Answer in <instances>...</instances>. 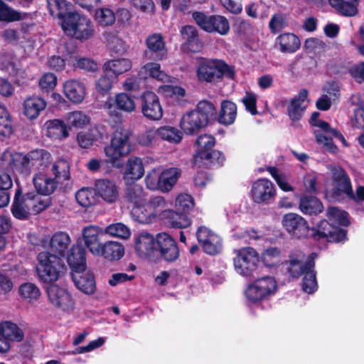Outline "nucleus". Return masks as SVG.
<instances>
[{
  "instance_id": "obj_45",
  "label": "nucleus",
  "mask_w": 364,
  "mask_h": 364,
  "mask_svg": "<svg viewBox=\"0 0 364 364\" xmlns=\"http://www.w3.org/2000/svg\"><path fill=\"white\" fill-rule=\"evenodd\" d=\"M50 172L58 184L63 183L70 178V164L67 160L60 159L52 164Z\"/></svg>"
},
{
  "instance_id": "obj_49",
  "label": "nucleus",
  "mask_w": 364,
  "mask_h": 364,
  "mask_svg": "<svg viewBox=\"0 0 364 364\" xmlns=\"http://www.w3.org/2000/svg\"><path fill=\"white\" fill-rule=\"evenodd\" d=\"M328 4L341 16L351 17L358 14V6L352 2L345 0H328Z\"/></svg>"
},
{
  "instance_id": "obj_7",
  "label": "nucleus",
  "mask_w": 364,
  "mask_h": 364,
  "mask_svg": "<svg viewBox=\"0 0 364 364\" xmlns=\"http://www.w3.org/2000/svg\"><path fill=\"white\" fill-rule=\"evenodd\" d=\"M235 252L233 264L237 273L247 278L252 277L257 272L260 262V257L257 251L252 247H244Z\"/></svg>"
},
{
  "instance_id": "obj_22",
  "label": "nucleus",
  "mask_w": 364,
  "mask_h": 364,
  "mask_svg": "<svg viewBox=\"0 0 364 364\" xmlns=\"http://www.w3.org/2000/svg\"><path fill=\"white\" fill-rule=\"evenodd\" d=\"M75 287L86 294H92L96 291V282L94 274L90 270L76 269L71 273Z\"/></svg>"
},
{
  "instance_id": "obj_17",
  "label": "nucleus",
  "mask_w": 364,
  "mask_h": 364,
  "mask_svg": "<svg viewBox=\"0 0 364 364\" xmlns=\"http://www.w3.org/2000/svg\"><path fill=\"white\" fill-rule=\"evenodd\" d=\"M196 237L203 251L209 255H216L223 250L220 237L205 226H200L196 231Z\"/></svg>"
},
{
  "instance_id": "obj_16",
  "label": "nucleus",
  "mask_w": 364,
  "mask_h": 364,
  "mask_svg": "<svg viewBox=\"0 0 364 364\" xmlns=\"http://www.w3.org/2000/svg\"><path fill=\"white\" fill-rule=\"evenodd\" d=\"M146 48L144 57L147 60L159 62L167 58L168 50L164 37L159 33L149 35L145 40Z\"/></svg>"
},
{
  "instance_id": "obj_1",
  "label": "nucleus",
  "mask_w": 364,
  "mask_h": 364,
  "mask_svg": "<svg viewBox=\"0 0 364 364\" xmlns=\"http://www.w3.org/2000/svg\"><path fill=\"white\" fill-rule=\"evenodd\" d=\"M51 162V154L43 149H36L26 154L5 151L1 157V166L7 172H18L24 176L31 174L34 167L43 170Z\"/></svg>"
},
{
  "instance_id": "obj_28",
  "label": "nucleus",
  "mask_w": 364,
  "mask_h": 364,
  "mask_svg": "<svg viewBox=\"0 0 364 364\" xmlns=\"http://www.w3.org/2000/svg\"><path fill=\"white\" fill-rule=\"evenodd\" d=\"M95 189L97 196L105 201L112 203L119 198L118 188L115 183L108 179H100L95 182Z\"/></svg>"
},
{
  "instance_id": "obj_32",
  "label": "nucleus",
  "mask_w": 364,
  "mask_h": 364,
  "mask_svg": "<svg viewBox=\"0 0 364 364\" xmlns=\"http://www.w3.org/2000/svg\"><path fill=\"white\" fill-rule=\"evenodd\" d=\"M70 242V237L67 232L59 231L54 233L50 240L51 253L63 259Z\"/></svg>"
},
{
  "instance_id": "obj_27",
  "label": "nucleus",
  "mask_w": 364,
  "mask_h": 364,
  "mask_svg": "<svg viewBox=\"0 0 364 364\" xmlns=\"http://www.w3.org/2000/svg\"><path fill=\"white\" fill-rule=\"evenodd\" d=\"M66 259L72 272L87 268L86 251L82 245L78 242L73 245L68 250Z\"/></svg>"
},
{
  "instance_id": "obj_55",
  "label": "nucleus",
  "mask_w": 364,
  "mask_h": 364,
  "mask_svg": "<svg viewBox=\"0 0 364 364\" xmlns=\"http://www.w3.org/2000/svg\"><path fill=\"white\" fill-rule=\"evenodd\" d=\"M281 251L277 247L267 249L262 255V260L267 267H275L279 261Z\"/></svg>"
},
{
  "instance_id": "obj_50",
  "label": "nucleus",
  "mask_w": 364,
  "mask_h": 364,
  "mask_svg": "<svg viewBox=\"0 0 364 364\" xmlns=\"http://www.w3.org/2000/svg\"><path fill=\"white\" fill-rule=\"evenodd\" d=\"M18 294L22 299L29 303L37 301L41 296L39 288L32 282L21 284L18 288Z\"/></svg>"
},
{
  "instance_id": "obj_25",
  "label": "nucleus",
  "mask_w": 364,
  "mask_h": 364,
  "mask_svg": "<svg viewBox=\"0 0 364 364\" xmlns=\"http://www.w3.org/2000/svg\"><path fill=\"white\" fill-rule=\"evenodd\" d=\"M218 60L202 59L197 68V77L199 81L206 82H219Z\"/></svg>"
},
{
  "instance_id": "obj_3",
  "label": "nucleus",
  "mask_w": 364,
  "mask_h": 364,
  "mask_svg": "<svg viewBox=\"0 0 364 364\" xmlns=\"http://www.w3.org/2000/svg\"><path fill=\"white\" fill-rule=\"evenodd\" d=\"M216 108L212 102L201 100L195 109L183 115L180 122L181 129L187 135L197 134L207 127L210 120L216 118Z\"/></svg>"
},
{
  "instance_id": "obj_37",
  "label": "nucleus",
  "mask_w": 364,
  "mask_h": 364,
  "mask_svg": "<svg viewBox=\"0 0 364 364\" xmlns=\"http://www.w3.org/2000/svg\"><path fill=\"white\" fill-rule=\"evenodd\" d=\"M125 183L124 198L128 203L132 204L133 206L145 203L146 193L141 186L135 182Z\"/></svg>"
},
{
  "instance_id": "obj_9",
  "label": "nucleus",
  "mask_w": 364,
  "mask_h": 364,
  "mask_svg": "<svg viewBox=\"0 0 364 364\" xmlns=\"http://www.w3.org/2000/svg\"><path fill=\"white\" fill-rule=\"evenodd\" d=\"M310 230L309 238L314 241L326 240L328 242H342L347 240V230L326 219L321 220Z\"/></svg>"
},
{
  "instance_id": "obj_58",
  "label": "nucleus",
  "mask_w": 364,
  "mask_h": 364,
  "mask_svg": "<svg viewBox=\"0 0 364 364\" xmlns=\"http://www.w3.org/2000/svg\"><path fill=\"white\" fill-rule=\"evenodd\" d=\"M106 233L122 239L129 238L131 234L129 229L121 223L107 226L105 230V234Z\"/></svg>"
},
{
  "instance_id": "obj_2",
  "label": "nucleus",
  "mask_w": 364,
  "mask_h": 364,
  "mask_svg": "<svg viewBox=\"0 0 364 364\" xmlns=\"http://www.w3.org/2000/svg\"><path fill=\"white\" fill-rule=\"evenodd\" d=\"M134 149L133 132L129 128L118 127L112 133L109 144L104 150L107 161L115 168L124 166L122 158L128 156Z\"/></svg>"
},
{
  "instance_id": "obj_8",
  "label": "nucleus",
  "mask_w": 364,
  "mask_h": 364,
  "mask_svg": "<svg viewBox=\"0 0 364 364\" xmlns=\"http://www.w3.org/2000/svg\"><path fill=\"white\" fill-rule=\"evenodd\" d=\"M332 188L331 198L334 201H341L347 194H351L352 183L347 171L341 166L329 164Z\"/></svg>"
},
{
  "instance_id": "obj_38",
  "label": "nucleus",
  "mask_w": 364,
  "mask_h": 364,
  "mask_svg": "<svg viewBox=\"0 0 364 364\" xmlns=\"http://www.w3.org/2000/svg\"><path fill=\"white\" fill-rule=\"evenodd\" d=\"M47 136L53 140H62L68 136V128L63 120L55 119L46 123Z\"/></svg>"
},
{
  "instance_id": "obj_26",
  "label": "nucleus",
  "mask_w": 364,
  "mask_h": 364,
  "mask_svg": "<svg viewBox=\"0 0 364 364\" xmlns=\"http://www.w3.org/2000/svg\"><path fill=\"white\" fill-rule=\"evenodd\" d=\"M144 175V167L141 159L136 156L130 157L125 166L123 178L125 183H134Z\"/></svg>"
},
{
  "instance_id": "obj_24",
  "label": "nucleus",
  "mask_w": 364,
  "mask_h": 364,
  "mask_svg": "<svg viewBox=\"0 0 364 364\" xmlns=\"http://www.w3.org/2000/svg\"><path fill=\"white\" fill-rule=\"evenodd\" d=\"M33 183L36 191L44 196L50 197L57 188L58 183L50 175V173L45 168L43 171H39L36 173L33 178Z\"/></svg>"
},
{
  "instance_id": "obj_60",
  "label": "nucleus",
  "mask_w": 364,
  "mask_h": 364,
  "mask_svg": "<svg viewBox=\"0 0 364 364\" xmlns=\"http://www.w3.org/2000/svg\"><path fill=\"white\" fill-rule=\"evenodd\" d=\"M147 208H149L151 212H154V215L157 218L161 213H164L166 206V200L162 196H156L151 198L149 201H145Z\"/></svg>"
},
{
  "instance_id": "obj_4",
  "label": "nucleus",
  "mask_w": 364,
  "mask_h": 364,
  "mask_svg": "<svg viewBox=\"0 0 364 364\" xmlns=\"http://www.w3.org/2000/svg\"><path fill=\"white\" fill-rule=\"evenodd\" d=\"M215 142V138L211 134H204L198 136L195 142L197 149L193 157V163L198 166L201 164L217 167L223 166L226 158L222 151L213 149Z\"/></svg>"
},
{
  "instance_id": "obj_64",
  "label": "nucleus",
  "mask_w": 364,
  "mask_h": 364,
  "mask_svg": "<svg viewBox=\"0 0 364 364\" xmlns=\"http://www.w3.org/2000/svg\"><path fill=\"white\" fill-rule=\"evenodd\" d=\"M348 73L356 82L359 84L364 83V61L350 66Z\"/></svg>"
},
{
  "instance_id": "obj_15",
  "label": "nucleus",
  "mask_w": 364,
  "mask_h": 364,
  "mask_svg": "<svg viewBox=\"0 0 364 364\" xmlns=\"http://www.w3.org/2000/svg\"><path fill=\"white\" fill-rule=\"evenodd\" d=\"M141 113L151 120H159L163 117V109L158 95L152 91H144L138 99Z\"/></svg>"
},
{
  "instance_id": "obj_36",
  "label": "nucleus",
  "mask_w": 364,
  "mask_h": 364,
  "mask_svg": "<svg viewBox=\"0 0 364 364\" xmlns=\"http://www.w3.org/2000/svg\"><path fill=\"white\" fill-rule=\"evenodd\" d=\"M46 107V102L38 96L27 97L23 102V114L30 119H36Z\"/></svg>"
},
{
  "instance_id": "obj_51",
  "label": "nucleus",
  "mask_w": 364,
  "mask_h": 364,
  "mask_svg": "<svg viewBox=\"0 0 364 364\" xmlns=\"http://www.w3.org/2000/svg\"><path fill=\"white\" fill-rule=\"evenodd\" d=\"M326 216L329 222L333 224L336 223L338 226L348 227L350 225L348 213L336 207H328L326 210Z\"/></svg>"
},
{
  "instance_id": "obj_11",
  "label": "nucleus",
  "mask_w": 364,
  "mask_h": 364,
  "mask_svg": "<svg viewBox=\"0 0 364 364\" xmlns=\"http://www.w3.org/2000/svg\"><path fill=\"white\" fill-rule=\"evenodd\" d=\"M316 254L311 253L307 259L306 255L301 250H295L290 252L288 259L284 262L287 272L294 279L299 278L306 269L315 268Z\"/></svg>"
},
{
  "instance_id": "obj_52",
  "label": "nucleus",
  "mask_w": 364,
  "mask_h": 364,
  "mask_svg": "<svg viewBox=\"0 0 364 364\" xmlns=\"http://www.w3.org/2000/svg\"><path fill=\"white\" fill-rule=\"evenodd\" d=\"M26 15V13L17 11L10 8L3 0H0V21H17L24 18Z\"/></svg>"
},
{
  "instance_id": "obj_63",
  "label": "nucleus",
  "mask_w": 364,
  "mask_h": 364,
  "mask_svg": "<svg viewBox=\"0 0 364 364\" xmlns=\"http://www.w3.org/2000/svg\"><path fill=\"white\" fill-rule=\"evenodd\" d=\"M57 85V77L55 74L47 73L39 80V86L46 92L53 90Z\"/></svg>"
},
{
  "instance_id": "obj_62",
  "label": "nucleus",
  "mask_w": 364,
  "mask_h": 364,
  "mask_svg": "<svg viewBox=\"0 0 364 364\" xmlns=\"http://www.w3.org/2000/svg\"><path fill=\"white\" fill-rule=\"evenodd\" d=\"M68 122L73 127L82 128L88 122V118L81 111H75L69 114Z\"/></svg>"
},
{
  "instance_id": "obj_12",
  "label": "nucleus",
  "mask_w": 364,
  "mask_h": 364,
  "mask_svg": "<svg viewBox=\"0 0 364 364\" xmlns=\"http://www.w3.org/2000/svg\"><path fill=\"white\" fill-rule=\"evenodd\" d=\"M277 288V282L274 278L266 276L256 279L250 284L245 291V294L249 301L257 304L274 294Z\"/></svg>"
},
{
  "instance_id": "obj_46",
  "label": "nucleus",
  "mask_w": 364,
  "mask_h": 364,
  "mask_svg": "<svg viewBox=\"0 0 364 364\" xmlns=\"http://www.w3.org/2000/svg\"><path fill=\"white\" fill-rule=\"evenodd\" d=\"M77 203L84 208H89L96 204L97 193L95 188L84 187L75 193Z\"/></svg>"
},
{
  "instance_id": "obj_47",
  "label": "nucleus",
  "mask_w": 364,
  "mask_h": 364,
  "mask_svg": "<svg viewBox=\"0 0 364 364\" xmlns=\"http://www.w3.org/2000/svg\"><path fill=\"white\" fill-rule=\"evenodd\" d=\"M135 99L138 100L139 96L127 92H120L115 96V106L120 111L131 113L136 108Z\"/></svg>"
},
{
  "instance_id": "obj_41",
  "label": "nucleus",
  "mask_w": 364,
  "mask_h": 364,
  "mask_svg": "<svg viewBox=\"0 0 364 364\" xmlns=\"http://www.w3.org/2000/svg\"><path fill=\"white\" fill-rule=\"evenodd\" d=\"M164 218L166 223L173 228H186L188 227L191 222L188 218L187 213L184 212L168 210L164 213Z\"/></svg>"
},
{
  "instance_id": "obj_18",
  "label": "nucleus",
  "mask_w": 364,
  "mask_h": 364,
  "mask_svg": "<svg viewBox=\"0 0 364 364\" xmlns=\"http://www.w3.org/2000/svg\"><path fill=\"white\" fill-rule=\"evenodd\" d=\"M33 195L31 192L22 194L20 187L16 190L13 204L11 205V213L13 215L19 220L27 219L31 213L34 214L35 206L33 203Z\"/></svg>"
},
{
  "instance_id": "obj_5",
  "label": "nucleus",
  "mask_w": 364,
  "mask_h": 364,
  "mask_svg": "<svg viewBox=\"0 0 364 364\" xmlns=\"http://www.w3.org/2000/svg\"><path fill=\"white\" fill-rule=\"evenodd\" d=\"M66 270L63 258L49 252L38 254L36 272L43 282L50 284L56 282Z\"/></svg>"
},
{
  "instance_id": "obj_6",
  "label": "nucleus",
  "mask_w": 364,
  "mask_h": 364,
  "mask_svg": "<svg viewBox=\"0 0 364 364\" xmlns=\"http://www.w3.org/2000/svg\"><path fill=\"white\" fill-rule=\"evenodd\" d=\"M61 26L64 31L81 41L91 38L95 33V28L91 20L76 11L68 15L61 23Z\"/></svg>"
},
{
  "instance_id": "obj_21",
  "label": "nucleus",
  "mask_w": 364,
  "mask_h": 364,
  "mask_svg": "<svg viewBox=\"0 0 364 364\" xmlns=\"http://www.w3.org/2000/svg\"><path fill=\"white\" fill-rule=\"evenodd\" d=\"M105 232L97 226L90 225L82 230L85 245L95 255H99L100 249L103 243L102 238Z\"/></svg>"
},
{
  "instance_id": "obj_20",
  "label": "nucleus",
  "mask_w": 364,
  "mask_h": 364,
  "mask_svg": "<svg viewBox=\"0 0 364 364\" xmlns=\"http://www.w3.org/2000/svg\"><path fill=\"white\" fill-rule=\"evenodd\" d=\"M47 294L50 303L63 311L73 310L74 301L71 294L64 288L51 285L47 288Z\"/></svg>"
},
{
  "instance_id": "obj_61",
  "label": "nucleus",
  "mask_w": 364,
  "mask_h": 364,
  "mask_svg": "<svg viewBox=\"0 0 364 364\" xmlns=\"http://www.w3.org/2000/svg\"><path fill=\"white\" fill-rule=\"evenodd\" d=\"M286 18L281 13L274 14L269 22V28L272 34H277L286 27Z\"/></svg>"
},
{
  "instance_id": "obj_10",
  "label": "nucleus",
  "mask_w": 364,
  "mask_h": 364,
  "mask_svg": "<svg viewBox=\"0 0 364 364\" xmlns=\"http://www.w3.org/2000/svg\"><path fill=\"white\" fill-rule=\"evenodd\" d=\"M191 16L198 27L208 33H217L225 36L230 31L229 21L223 16L207 15L203 11H193Z\"/></svg>"
},
{
  "instance_id": "obj_31",
  "label": "nucleus",
  "mask_w": 364,
  "mask_h": 364,
  "mask_svg": "<svg viewBox=\"0 0 364 364\" xmlns=\"http://www.w3.org/2000/svg\"><path fill=\"white\" fill-rule=\"evenodd\" d=\"M299 208L302 213L310 216H316L323 211L322 202L313 196H301L299 199Z\"/></svg>"
},
{
  "instance_id": "obj_33",
  "label": "nucleus",
  "mask_w": 364,
  "mask_h": 364,
  "mask_svg": "<svg viewBox=\"0 0 364 364\" xmlns=\"http://www.w3.org/2000/svg\"><path fill=\"white\" fill-rule=\"evenodd\" d=\"M135 250L140 257L155 255L156 250V236L146 233L141 235L136 240Z\"/></svg>"
},
{
  "instance_id": "obj_39",
  "label": "nucleus",
  "mask_w": 364,
  "mask_h": 364,
  "mask_svg": "<svg viewBox=\"0 0 364 364\" xmlns=\"http://www.w3.org/2000/svg\"><path fill=\"white\" fill-rule=\"evenodd\" d=\"M237 117V105L235 102L225 100L220 105L218 117V122L224 125L232 124Z\"/></svg>"
},
{
  "instance_id": "obj_34",
  "label": "nucleus",
  "mask_w": 364,
  "mask_h": 364,
  "mask_svg": "<svg viewBox=\"0 0 364 364\" xmlns=\"http://www.w3.org/2000/svg\"><path fill=\"white\" fill-rule=\"evenodd\" d=\"M132 67V61L128 58H118L107 61L103 65L104 73L112 75V77H117L129 70Z\"/></svg>"
},
{
  "instance_id": "obj_42",
  "label": "nucleus",
  "mask_w": 364,
  "mask_h": 364,
  "mask_svg": "<svg viewBox=\"0 0 364 364\" xmlns=\"http://www.w3.org/2000/svg\"><path fill=\"white\" fill-rule=\"evenodd\" d=\"M124 255V249L122 244L117 242L108 241L102 243L99 255L103 256L110 261L120 259Z\"/></svg>"
},
{
  "instance_id": "obj_48",
  "label": "nucleus",
  "mask_w": 364,
  "mask_h": 364,
  "mask_svg": "<svg viewBox=\"0 0 364 364\" xmlns=\"http://www.w3.org/2000/svg\"><path fill=\"white\" fill-rule=\"evenodd\" d=\"M94 18L100 26L105 28L115 23L116 15L111 9L100 7L95 11Z\"/></svg>"
},
{
  "instance_id": "obj_44",
  "label": "nucleus",
  "mask_w": 364,
  "mask_h": 364,
  "mask_svg": "<svg viewBox=\"0 0 364 364\" xmlns=\"http://www.w3.org/2000/svg\"><path fill=\"white\" fill-rule=\"evenodd\" d=\"M2 334L9 341L20 342L24 338L23 331L16 323L9 321L0 323V335L2 336Z\"/></svg>"
},
{
  "instance_id": "obj_54",
  "label": "nucleus",
  "mask_w": 364,
  "mask_h": 364,
  "mask_svg": "<svg viewBox=\"0 0 364 364\" xmlns=\"http://www.w3.org/2000/svg\"><path fill=\"white\" fill-rule=\"evenodd\" d=\"M176 210L188 213L194 206L193 197L188 193H181L176 199Z\"/></svg>"
},
{
  "instance_id": "obj_23",
  "label": "nucleus",
  "mask_w": 364,
  "mask_h": 364,
  "mask_svg": "<svg viewBox=\"0 0 364 364\" xmlns=\"http://www.w3.org/2000/svg\"><path fill=\"white\" fill-rule=\"evenodd\" d=\"M308 95V90L303 88L291 99L287 107V113L292 122H299L303 117L306 109V105L304 103L306 100Z\"/></svg>"
},
{
  "instance_id": "obj_43",
  "label": "nucleus",
  "mask_w": 364,
  "mask_h": 364,
  "mask_svg": "<svg viewBox=\"0 0 364 364\" xmlns=\"http://www.w3.org/2000/svg\"><path fill=\"white\" fill-rule=\"evenodd\" d=\"M131 215L135 221L141 224H151L154 223L156 220L154 212H151L149 208H147L145 203L133 206L131 210Z\"/></svg>"
},
{
  "instance_id": "obj_19",
  "label": "nucleus",
  "mask_w": 364,
  "mask_h": 364,
  "mask_svg": "<svg viewBox=\"0 0 364 364\" xmlns=\"http://www.w3.org/2000/svg\"><path fill=\"white\" fill-rule=\"evenodd\" d=\"M250 193L255 203H268L274 198L276 190L269 180L259 178L252 183Z\"/></svg>"
},
{
  "instance_id": "obj_35",
  "label": "nucleus",
  "mask_w": 364,
  "mask_h": 364,
  "mask_svg": "<svg viewBox=\"0 0 364 364\" xmlns=\"http://www.w3.org/2000/svg\"><path fill=\"white\" fill-rule=\"evenodd\" d=\"M48 8L50 15L63 21L73 14V4L67 0H47Z\"/></svg>"
},
{
  "instance_id": "obj_29",
  "label": "nucleus",
  "mask_w": 364,
  "mask_h": 364,
  "mask_svg": "<svg viewBox=\"0 0 364 364\" xmlns=\"http://www.w3.org/2000/svg\"><path fill=\"white\" fill-rule=\"evenodd\" d=\"M63 92L66 97L73 103H80L85 96V86L84 83L70 80L66 81L63 85Z\"/></svg>"
},
{
  "instance_id": "obj_40",
  "label": "nucleus",
  "mask_w": 364,
  "mask_h": 364,
  "mask_svg": "<svg viewBox=\"0 0 364 364\" xmlns=\"http://www.w3.org/2000/svg\"><path fill=\"white\" fill-rule=\"evenodd\" d=\"M181 176L178 168L165 169L159 175V191L166 193L170 191Z\"/></svg>"
},
{
  "instance_id": "obj_13",
  "label": "nucleus",
  "mask_w": 364,
  "mask_h": 364,
  "mask_svg": "<svg viewBox=\"0 0 364 364\" xmlns=\"http://www.w3.org/2000/svg\"><path fill=\"white\" fill-rule=\"evenodd\" d=\"M155 256L159 260L166 263H173L179 258L180 250L178 243L165 232L156 234Z\"/></svg>"
},
{
  "instance_id": "obj_59",
  "label": "nucleus",
  "mask_w": 364,
  "mask_h": 364,
  "mask_svg": "<svg viewBox=\"0 0 364 364\" xmlns=\"http://www.w3.org/2000/svg\"><path fill=\"white\" fill-rule=\"evenodd\" d=\"M102 75L96 83V88L97 92L104 95L108 93L112 87L113 81L116 79L112 77V75H108L105 73Z\"/></svg>"
},
{
  "instance_id": "obj_30",
  "label": "nucleus",
  "mask_w": 364,
  "mask_h": 364,
  "mask_svg": "<svg viewBox=\"0 0 364 364\" xmlns=\"http://www.w3.org/2000/svg\"><path fill=\"white\" fill-rule=\"evenodd\" d=\"M275 44L279 46L282 53H294L300 48L301 41L294 33L287 32L276 38Z\"/></svg>"
},
{
  "instance_id": "obj_57",
  "label": "nucleus",
  "mask_w": 364,
  "mask_h": 364,
  "mask_svg": "<svg viewBox=\"0 0 364 364\" xmlns=\"http://www.w3.org/2000/svg\"><path fill=\"white\" fill-rule=\"evenodd\" d=\"M159 134L161 139L170 142L178 143L182 139V133L171 127H164L159 129Z\"/></svg>"
},
{
  "instance_id": "obj_14",
  "label": "nucleus",
  "mask_w": 364,
  "mask_h": 364,
  "mask_svg": "<svg viewBox=\"0 0 364 364\" xmlns=\"http://www.w3.org/2000/svg\"><path fill=\"white\" fill-rule=\"evenodd\" d=\"M282 224L291 238H309L311 228L306 220L300 215L294 213H286L283 216Z\"/></svg>"
},
{
  "instance_id": "obj_53",
  "label": "nucleus",
  "mask_w": 364,
  "mask_h": 364,
  "mask_svg": "<svg viewBox=\"0 0 364 364\" xmlns=\"http://www.w3.org/2000/svg\"><path fill=\"white\" fill-rule=\"evenodd\" d=\"M303 274L302 289L304 291L308 294L315 292L318 289V284L316 281V272L314 270V268L306 269Z\"/></svg>"
},
{
  "instance_id": "obj_56",
  "label": "nucleus",
  "mask_w": 364,
  "mask_h": 364,
  "mask_svg": "<svg viewBox=\"0 0 364 364\" xmlns=\"http://www.w3.org/2000/svg\"><path fill=\"white\" fill-rule=\"evenodd\" d=\"M31 194L33 195L34 199L32 200L33 203L36 205L34 214L41 213L51 205L52 200L50 197L44 196L33 191H31Z\"/></svg>"
}]
</instances>
